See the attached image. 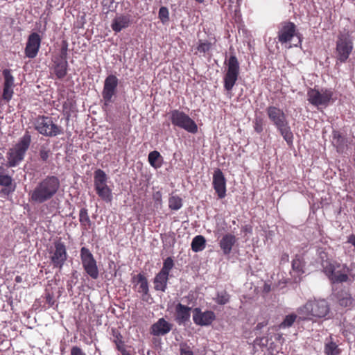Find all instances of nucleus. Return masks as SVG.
<instances>
[{"label": "nucleus", "mask_w": 355, "mask_h": 355, "mask_svg": "<svg viewBox=\"0 0 355 355\" xmlns=\"http://www.w3.org/2000/svg\"><path fill=\"white\" fill-rule=\"evenodd\" d=\"M297 313L298 320L302 321L315 322L320 319L327 320L329 318L330 306L324 299L309 300L297 309Z\"/></svg>", "instance_id": "f257e3e1"}, {"label": "nucleus", "mask_w": 355, "mask_h": 355, "mask_svg": "<svg viewBox=\"0 0 355 355\" xmlns=\"http://www.w3.org/2000/svg\"><path fill=\"white\" fill-rule=\"evenodd\" d=\"M60 184L55 176H47L38 182L28 193L29 199L36 204H42L51 199L58 192Z\"/></svg>", "instance_id": "f03ea898"}, {"label": "nucleus", "mask_w": 355, "mask_h": 355, "mask_svg": "<svg viewBox=\"0 0 355 355\" xmlns=\"http://www.w3.org/2000/svg\"><path fill=\"white\" fill-rule=\"evenodd\" d=\"M266 113L270 121L287 144H291L293 140V135L284 112L276 106L271 105L266 108Z\"/></svg>", "instance_id": "7ed1b4c3"}, {"label": "nucleus", "mask_w": 355, "mask_h": 355, "mask_svg": "<svg viewBox=\"0 0 355 355\" xmlns=\"http://www.w3.org/2000/svg\"><path fill=\"white\" fill-rule=\"evenodd\" d=\"M31 137L26 132L16 145L10 148L7 153L8 166L15 167L24 159L26 152L29 148Z\"/></svg>", "instance_id": "20e7f679"}, {"label": "nucleus", "mask_w": 355, "mask_h": 355, "mask_svg": "<svg viewBox=\"0 0 355 355\" xmlns=\"http://www.w3.org/2000/svg\"><path fill=\"white\" fill-rule=\"evenodd\" d=\"M349 268L346 264H341L336 261L332 263L324 264V272L333 283H343L348 281Z\"/></svg>", "instance_id": "39448f33"}, {"label": "nucleus", "mask_w": 355, "mask_h": 355, "mask_svg": "<svg viewBox=\"0 0 355 355\" xmlns=\"http://www.w3.org/2000/svg\"><path fill=\"white\" fill-rule=\"evenodd\" d=\"M170 114L173 125L182 128L190 133L194 134L197 132V124L189 115L178 110H172Z\"/></svg>", "instance_id": "423d86ee"}, {"label": "nucleus", "mask_w": 355, "mask_h": 355, "mask_svg": "<svg viewBox=\"0 0 355 355\" xmlns=\"http://www.w3.org/2000/svg\"><path fill=\"white\" fill-rule=\"evenodd\" d=\"M51 264L54 268L61 270L67 259V252L65 245L60 241H55L53 245L49 249Z\"/></svg>", "instance_id": "0eeeda50"}, {"label": "nucleus", "mask_w": 355, "mask_h": 355, "mask_svg": "<svg viewBox=\"0 0 355 355\" xmlns=\"http://www.w3.org/2000/svg\"><path fill=\"white\" fill-rule=\"evenodd\" d=\"M35 128L46 137H55L62 132L61 128L55 124L51 118L44 116H39L35 120Z\"/></svg>", "instance_id": "6e6552de"}, {"label": "nucleus", "mask_w": 355, "mask_h": 355, "mask_svg": "<svg viewBox=\"0 0 355 355\" xmlns=\"http://www.w3.org/2000/svg\"><path fill=\"white\" fill-rule=\"evenodd\" d=\"M308 101L317 107H327L333 99L334 92L331 89H322L320 90L311 89L307 93Z\"/></svg>", "instance_id": "1a4fd4ad"}, {"label": "nucleus", "mask_w": 355, "mask_h": 355, "mask_svg": "<svg viewBox=\"0 0 355 355\" xmlns=\"http://www.w3.org/2000/svg\"><path fill=\"white\" fill-rule=\"evenodd\" d=\"M239 74V63L235 55H231L227 62V70L224 77V87L230 91L235 85Z\"/></svg>", "instance_id": "9d476101"}, {"label": "nucleus", "mask_w": 355, "mask_h": 355, "mask_svg": "<svg viewBox=\"0 0 355 355\" xmlns=\"http://www.w3.org/2000/svg\"><path fill=\"white\" fill-rule=\"evenodd\" d=\"M353 49L352 38L347 34L338 36L336 42V58L341 62H345Z\"/></svg>", "instance_id": "9b49d317"}, {"label": "nucleus", "mask_w": 355, "mask_h": 355, "mask_svg": "<svg viewBox=\"0 0 355 355\" xmlns=\"http://www.w3.org/2000/svg\"><path fill=\"white\" fill-rule=\"evenodd\" d=\"M80 258L83 266L88 275L92 279H96L98 277V269L96 261L90 251L83 247L80 250Z\"/></svg>", "instance_id": "f8f14e48"}, {"label": "nucleus", "mask_w": 355, "mask_h": 355, "mask_svg": "<svg viewBox=\"0 0 355 355\" xmlns=\"http://www.w3.org/2000/svg\"><path fill=\"white\" fill-rule=\"evenodd\" d=\"M119 79L114 75H109L104 81L102 96L104 105L108 106L113 102V97L116 95Z\"/></svg>", "instance_id": "ddd939ff"}, {"label": "nucleus", "mask_w": 355, "mask_h": 355, "mask_svg": "<svg viewBox=\"0 0 355 355\" xmlns=\"http://www.w3.org/2000/svg\"><path fill=\"white\" fill-rule=\"evenodd\" d=\"M297 37V42L294 44V46H298L301 43V40L298 34L296 33L295 25L292 22H284L278 31V40L282 44H287L291 42L295 37Z\"/></svg>", "instance_id": "4468645a"}, {"label": "nucleus", "mask_w": 355, "mask_h": 355, "mask_svg": "<svg viewBox=\"0 0 355 355\" xmlns=\"http://www.w3.org/2000/svg\"><path fill=\"white\" fill-rule=\"evenodd\" d=\"M216 319V315L212 311H202L200 308L193 310V320L196 325L209 326Z\"/></svg>", "instance_id": "2eb2a0df"}, {"label": "nucleus", "mask_w": 355, "mask_h": 355, "mask_svg": "<svg viewBox=\"0 0 355 355\" xmlns=\"http://www.w3.org/2000/svg\"><path fill=\"white\" fill-rule=\"evenodd\" d=\"M40 42L41 39L37 33H33L29 35L25 49V54L28 58H34L36 57L40 46Z\"/></svg>", "instance_id": "dca6fc26"}, {"label": "nucleus", "mask_w": 355, "mask_h": 355, "mask_svg": "<svg viewBox=\"0 0 355 355\" xmlns=\"http://www.w3.org/2000/svg\"><path fill=\"white\" fill-rule=\"evenodd\" d=\"M213 186L219 198L226 195V180L220 169H216L213 175Z\"/></svg>", "instance_id": "f3484780"}, {"label": "nucleus", "mask_w": 355, "mask_h": 355, "mask_svg": "<svg viewBox=\"0 0 355 355\" xmlns=\"http://www.w3.org/2000/svg\"><path fill=\"white\" fill-rule=\"evenodd\" d=\"M3 75L4 77L3 98L8 101L12 98L13 94L14 77L8 69H4Z\"/></svg>", "instance_id": "a211bd4d"}, {"label": "nucleus", "mask_w": 355, "mask_h": 355, "mask_svg": "<svg viewBox=\"0 0 355 355\" xmlns=\"http://www.w3.org/2000/svg\"><path fill=\"white\" fill-rule=\"evenodd\" d=\"M172 329V324L164 318H159L150 327V334L156 336H164L167 334Z\"/></svg>", "instance_id": "6ab92c4d"}, {"label": "nucleus", "mask_w": 355, "mask_h": 355, "mask_svg": "<svg viewBox=\"0 0 355 355\" xmlns=\"http://www.w3.org/2000/svg\"><path fill=\"white\" fill-rule=\"evenodd\" d=\"M4 169L0 167V186L3 187L1 193L5 195H9L15 191V187L12 184V178L11 176L5 174Z\"/></svg>", "instance_id": "aec40b11"}, {"label": "nucleus", "mask_w": 355, "mask_h": 355, "mask_svg": "<svg viewBox=\"0 0 355 355\" xmlns=\"http://www.w3.org/2000/svg\"><path fill=\"white\" fill-rule=\"evenodd\" d=\"M338 304L343 307H352L355 306V295L345 290L339 291L336 294Z\"/></svg>", "instance_id": "412c9836"}, {"label": "nucleus", "mask_w": 355, "mask_h": 355, "mask_svg": "<svg viewBox=\"0 0 355 355\" xmlns=\"http://www.w3.org/2000/svg\"><path fill=\"white\" fill-rule=\"evenodd\" d=\"M236 239L234 235L232 234H226L223 236L220 241L219 245L225 254H229L235 244Z\"/></svg>", "instance_id": "4be33fe9"}, {"label": "nucleus", "mask_w": 355, "mask_h": 355, "mask_svg": "<svg viewBox=\"0 0 355 355\" xmlns=\"http://www.w3.org/2000/svg\"><path fill=\"white\" fill-rule=\"evenodd\" d=\"M191 308L178 303L175 306L176 320L179 324L184 323L190 318Z\"/></svg>", "instance_id": "5701e85b"}, {"label": "nucleus", "mask_w": 355, "mask_h": 355, "mask_svg": "<svg viewBox=\"0 0 355 355\" xmlns=\"http://www.w3.org/2000/svg\"><path fill=\"white\" fill-rule=\"evenodd\" d=\"M130 21L128 16L119 15L113 19L111 27L114 31L120 32L122 29L128 27Z\"/></svg>", "instance_id": "b1692460"}, {"label": "nucleus", "mask_w": 355, "mask_h": 355, "mask_svg": "<svg viewBox=\"0 0 355 355\" xmlns=\"http://www.w3.org/2000/svg\"><path fill=\"white\" fill-rule=\"evenodd\" d=\"M168 279V275L159 271L154 279L155 289L164 292L166 288Z\"/></svg>", "instance_id": "393cba45"}, {"label": "nucleus", "mask_w": 355, "mask_h": 355, "mask_svg": "<svg viewBox=\"0 0 355 355\" xmlns=\"http://www.w3.org/2000/svg\"><path fill=\"white\" fill-rule=\"evenodd\" d=\"M107 175L105 173L101 170L98 169L95 171L94 173V187L95 189H99L101 187H104L107 185Z\"/></svg>", "instance_id": "a878e982"}, {"label": "nucleus", "mask_w": 355, "mask_h": 355, "mask_svg": "<svg viewBox=\"0 0 355 355\" xmlns=\"http://www.w3.org/2000/svg\"><path fill=\"white\" fill-rule=\"evenodd\" d=\"M148 159L149 164L153 168H159L162 166V156L158 151L154 150L150 152L148 155Z\"/></svg>", "instance_id": "bb28decb"}, {"label": "nucleus", "mask_w": 355, "mask_h": 355, "mask_svg": "<svg viewBox=\"0 0 355 355\" xmlns=\"http://www.w3.org/2000/svg\"><path fill=\"white\" fill-rule=\"evenodd\" d=\"M340 352L338 345L332 341V338L327 340L324 345V353L326 355H338Z\"/></svg>", "instance_id": "cd10ccee"}, {"label": "nucleus", "mask_w": 355, "mask_h": 355, "mask_svg": "<svg viewBox=\"0 0 355 355\" xmlns=\"http://www.w3.org/2000/svg\"><path fill=\"white\" fill-rule=\"evenodd\" d=\"M67 71V62L62 60L58 62H55L54 67V73L58 78H64Z\"/></svg>", "instance_id": "c85d7f7f"}, {"label": "nucleus", "mask_w": 355, "mask_h": 355, "mask_svg": "<svg viewBox=\"0 0 355 355\" xmlns=\"http://www.w3.org/2000/svg\"><path fill=\"white\" fill-rule=\"evenodd\" d=\"M205 248V239L201 236L198 235L193 239L191 242V249L193 252H200Z\"/></svg>", "instance_id": "c756f323"}, {"label": "nucleus", "mask_w": 355, "mask_h": 355, "mask_svg": "<svg viewBox=\"0 0 355 355\" xmlns=\"http://www.w3.org/2000/svg\"><path fill=\"white\" fill-rule=\"evenodd\" d=\"M99 197L101 198L105 202H110L112 199V195L111 189L108 187V186L101 187L99 189H96Z\"/></svg>", "instance_id": "7c9ffc66"}, {"label": "nucleus", "mask_w": 355, "mask_h": 355, "mask_svg": "<svg viewBox=\"0 0 355 355\" xmlns=\"http://www.w3.org/2000/svg\"><path fill=\"white\" fill-rule=\"evenodd\" d=\"M297 318H298L297 313V314L292 313V314L287 315L284 318V320L279 324V328L285 329V328L291 327L293 324L294 322L296 320Z\"/></svg>", "instance_id": "2f4dec72"}, {"label": "nucleus", "mask_w": 355, "mask_h": 355, "mask_svg": "<svg viewBox=\"0 0 355 355\" xmlns=\"http://www.w3.org/2000/svg\"><path fill=\"white\" fill-rule=\"evenodd\" d=\"M137 284H139L138 292L141 293L144 295H146L148 292V285L147 279L142 275H138Z\"/></svg>", "instance_id": "473e14b6"}, {"label": "nucleus", "mask_w": 355, "mask_h": 355, "mask_svg": "<svg viewBox=\"0 0 355 355\" xmlns=\"http://www.w3.org/2000/svg\"><path fill=\"white\" fill-rule=\"evenodd\" d=\"M182 206V199L178 196H171L168 200V207L173 210H178Z\"/></svg>", "instance_id": "72a5a7b5"}, {"label": "nucleus", "mask_w": 355, "mask_h": 355, "mask_svg": "<svg viewBox=\"0 0 355 355\" xmlns=\"http://www.w3.org/2000/svg\"><path fill=\"white\" fill-rule=\"evenodd\" d=\"M79 220L80 224L85 227L90 225L91 221L88 216L87 210L85 208H83L80 210Z\"/></svg>", "instance_id": "f704fd0d"}, {"label": "nucleus", "mask_w": 355, "mask_h": 355, "mask_svg": "<svg viewBox=\"0 0 355 355\" xmlns=\"http://www.w3.org/2000/svg\"><path fill=\"white\" fill-rule=\"evenodd\" d=\"M292 268L294 271H295L297 275H301L304 273V264L302 259L296 257L292 261Z\"/></svg>", "instance_id": "c9c22d12"}, {"label": "nucleus", "mask_w": 355, "mask_h": 355, "mask_svg": "<svg viewBox=\"0 0 355 355\" xmlns=\"http://www.w3.org/2000/svg\"><path fill=\"white\" fill-rule=\"evenodd\" d=\"M174 263L171 257L166 258L163 263V267L161 269V272L169 275L171 270L173 268Z\"/></svg>", "instance_id": "e433bc0d"}, {"label": "nucleus", "mask_w": 355, "mask_h": 355, "mask_svg": "<svg viewBox=\"0 0 355 355\" xmlns=\"http://www.w3.org/2000/svg\"><path fill=\"white\" fill-rule=\"evenodd\" d=\"M230 299L229 295L226 291L218 293L217 296L215 297V301L219 304H225L228 302Z\"/></svg>", "instance_id": "4c0bfd02"}, {"label": "nucleus", "mask_w": 355, "mask_h": 355, "mask_svg": "<svg viewBox=\"0 0 355 355\" xmlns=\"http://www.w3.org/2000/svg\"><path fill=\"white\" fill-rule=\"evenodd\" d=\"M159 18L163 24L169 20V12L166 7H161L159 10Z\"/></svg>", "instance_id": "58836bf2"}, {"label": "nucleus", "mask_w": 355, "mask_h": 355, "mask_svg": "<svg viewBox=\"0 0 355 355\" xmlns=\"http://www.w3.org/2000/svg\"><path fill=\"white\" fill-rule=\"evenodd\" d=\"M318 256L321 261V265L322 267V269L324 270V264L326 265L327 263H332L334 261H328L327 254L322 250H318Z\"/></svg>", "instance_id": "ea45409f"}, {"label": "nucleus", "mask_w": 355, "mask_h": 355, "mask_svg": "<svg viewBox=\"0 0 355 355\" xmlns=\"http://www.w3.org/2000/svg\"><path fill=\"white\" fill-rule=\"evenodd\" d=\"M153 200L155 202L154 206L157 209H159L162 207V194L159 191L154 193L153 196Z\"/></svg>", "instance_id": "a19ab883"}, {"label": "nucleus", "mask_w": 355, "mask_h": 355, "mask_svg": "<svg viewBox=\"0 0 355 355\" xmlns=\"http://www.w3.org/2000/svg\"><path fill=\"white\" fill-rule=\"evenodd\" d=\"M254 129L257 133L263 131V121L260 118H256L254 121Z\"/></svg>", "instance_id": "79ce46f5"}, {"label": "nucleus", "mask_w": 355, "mask_h": 355, "mask_svg": "<svg viewBox=\"0 0 355 355\" xmlns=\"http://www.w3.org/2000/svg\"><path fill=\"white\" fill-rule=\"evenodd\" d=\"M211 49V43L209 42H200L197 47V50L200 53H206Z\"/></svg>", "instance_id": "37998d69"}, {"label": "nucleus", "mask_w": 355, "mask_h": 355, "mask_svg": "<svg viewBox=\"0 0 355 355\" xmlns=\"http://www.w3.org/2000/svg\"><path fill=\"white\" fill-rule=\"evenodd\" d=\"M49 150L42 147L40 150V156L43 161H46L49 158Z\"/></svg>", "instance_id": "c03bdc74"}, {"label": "nucleus", "mask_w": 355, "mask_h": 355, "mask_svg": "<svg viewBox=\"0 0 355 355\" xmlns=\"http://www.w3.org/2000/svg\"><path fill=\"white\" fill-rule=\"evenodd\" d=\"M71 355H86L85 352H83V350L77 347L74 346L71 348Z\"/></svg>", "instance_id": "a18cd8bd"}, {"label": "nucleus", "mask_w": 355, "mask_h": 355, "mask_svg": "<svg viewBox=\"0 0 355 355\" xmlns=\"http://www.w3.org/2000/svg\"><path fill=\"white\" fill-rule=\"evenodd\" d=\"M180 355H193V352L188 346H182L180 348Z\"/></svg>", "instance_id": "49530a36"}, {"label": "nucleus", "mask_w": 355, "mask_h": 355, "mask_svg": "<svg viewBox=\"0 0 355 355\" xmlns=\"http://www.w3.org/2000/svg\"><path fill=\"white\" fill-rule=\"evenodd\" d=\"M121 353L122 355H131L130 353L125 348H122Z\"/></svg>", "instance_id": "de8ad7c7"}, {"label": "nucleus", "mask_w": 355, "mask_h": 355, "mask_svg": "<svg viewBox=\"0 0 355 355\" xmlns=\"http://www.w3.org/2000/svg\"><path fill=\"white\" fill-rule=\"evenodd\" d=\"M116 345H117L118 350L120 352H121L122 348H124L123 345L121 342H120L119 343H117Z\"/></svg>", "instance_id": "09e8293b"}, {"label": "nucleus", "mask_w": 355, "mask_h": 355, "mask_svg": "<svg viewBox=\"0 0 355 355\" xmlns=\"http://www.w3.org/2000/svg\"><path fill=\"white\" fill-rule=\"evenodd\" d=\"M15 279H16V282H19L21 280V278H20V277L17 276Z\"/></svg>", "instance_id": "8fccbe9b"}, {"label": "nucleus", "mask_w": 355, "mask_h": 355, "mask_svg": "<svg viewBox=\"0 0 355 355\" xmlns=\"http://www.w3.org/2000/svg\"><path fill=\"white\" fill-rule=\"evenodd\" d=\"M339 135L337 132L334 133V137L336 138V137H338Z\"/></svg>", "instance_id": "3c124183"}, {"label": "nucleus", "mask_w": 355, "mask_h": 355, "mask_svg": "<svg viewBox=\"0 0 355 355\" xmlns=\"http://www.w3.org/2000/svg\"><path fill=\"white\" fill-rule=\"evenodd\" d=\"M196 1L198 3H202L204 1V0H196Z\"/></svg>", "instance_id": "603ef678"}, {"label": "nucleus", "mask_w": 355, "mask_h": 355, "mask_svg": "<svg viewBox=\"0 0 355 355\" xmlns=\"http://www.w3.org/2000/svg\"><path fill=\"white\" fill-rule=\"evenodd\" d=\"M288 49H290L292 47V45H288V46H286Z\"/></svg>", "instance_id": "864d4df0"}, {"label": "nucleus", "mask_w": 355, "mask_h": 355, "mask_svg": "<svg viewBox=\"0 0 355 355\" xmlns=\"http://www.w3.org/2000/svg\"><path fill=\"white\" fill-rule=\"evenodd\" d=\"M257 327H261V325H260V324H257Z\"/></svg>", "instance_id": "5fc2aeb1"}, {"label": "nucleus", "mask_w": 355, "mask_h": 355, "mask_svg": "<svg viewBox=\"0 0 355 355\" xmlns=\"http://www.w3.org/2000/svg\"><path fill=\"white\" fill-rule=\"evenodd\" d=\"M257 327H261V325H260V324H257Z\"/></svg>", "instance_id": "6e6d98bb"}]
</instances>
